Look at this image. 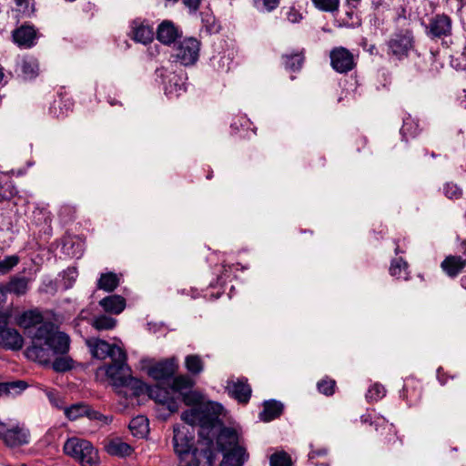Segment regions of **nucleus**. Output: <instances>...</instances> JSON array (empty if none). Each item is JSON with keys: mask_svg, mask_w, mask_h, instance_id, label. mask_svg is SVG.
<instances>
[{"mask_svg": "<svg viewBox=\"0 0 466 466\" xmlns=\"http://www.w3.org/2000/svg\"><path fill=\"white\" fill-rule=\"evenodd\" d=\"M15 322L25 330L32 340L25 351L28 360L46 365L55 354H64L69 350V336L58 331L54 324L44 322L39 310L25 311L16 317Z\"/></svg>", "mask_w": 466, "mask_h": 466, "instance_id": "f257e3e1", "label": "nucleus"}, {"mask_svg": "<svg viewBox=\"0 0 466 466\" xmlns=\"http://www.w3.org/2000/svg\"><path fill=\"white\" fill-rule=\"evenodd\" d=\"M184 403L192 406L190 410L181 414V420L190 426H198L199 436H208L216 430L218 417L223 411V407L218 402L204 401V396L197 391L188 390L182 395Z\"/></svg>", "mask_w": 466, "mask_h": 466, "instance_id": "f03ea898", "label": "nucleus"}, {"mask_svg": "<svg viewBox=\"0 0 466 466\" xmlns=\"http://www.w3.org/2000/svg\"><path fill=\"white\" fill-rule=\"evenodd\" d=\"M99 370H105L113 386L116 388L129 387L134 390L135 395H138L143 390L142 381L132 377L130 374V368L127 364L126 353H124V356L116 358L111 363L103 366Z\"/></svg>", "mask_w": 466, "mask_h": 466, "instance_id": "7ed1b4c3", "label": "nucleus"}, {"mask_svg": "<svg viewBox=\"0 0 466 466\" xmlns=\"http://www.w3.org/2000/svg\"><path fill=\"white\" fill-rule=\"evenodd\" d=\"M64 451L82 466H98L99 464L97 451L86 440L70 438L64 444Z\"/></svg>", "mask_w": 466, "mask_h": 466, "instance_id": "20e7f679", "label": "nucleus"}, {"mask_svg": "<svg viewBox=\"0 0 466 466\" xmlns=\"http://www.w3.org/2000/svg\"><path fill=\"white\" fill-rule=\"evenodd\" d=\"M215 429L210 435L200 436L207 440L208 445L212 444L214 439H216L218 449L221 452L241 445V433L238 429L223 426L219 419Z\"/></svg>", "mask_w": 466, "mask_h": 466, "instance_id": "39448f33", "label": "nucleus"}, {"mask_svg": "<svg viewBox=\"0 0 466 466\" xmlns=\"http://www.w3.org/2000/svg\"><path fill=\"white\" fill-rule=\"evenodd\" d=\"M28 431L14 420L0 421V441L8 447H18L28 443Z\"/></svg>", "mask_w": 466, "mask_h": 466, "instance_id": "423d86ee", "label": "nucleus"}, {"mask_svg": "<svg viewBox=\"0 0 466 466\" xmlns=\"http://www.w3.org/2000/svg\"><path fill=\"white\" fill-rule=\"evenodd\" d=\"M173 432V448L179 460L184 461L186 458L191 457L195 450L193 449L194 435L184 425L174 426Z\"/></svg>", "mask_w": 466, "mask_h": 466, "instance_id": "0eeeda50", "label": "nucleus"}, {"mask_svg": "<svg viewBox=\"0 0 466 466\" xmlns=\"http://www.w3.org/2000/svg\"><path fill=\"white\" fill-rule=\"evenodd\" d=\"M86 344L88 347L93 358L97 360H106L110 358L111 360L119 356H124L126 351L116 344H109L104 339L98 338H89L86 340Z\"/></svg>", "mask_w": 466, "mask_h": 466, "instance_id": "6e6552de", "label": "nucleus"}, {"mask_svg": "<svg viewBox=\"0 0 466 466\" xmlns=\"http://www.w3.org/2000/svg\"><path fill=\"white\" fill-rule=\"evenodd\" d=\"M452 20L445 14H438L429 19L425 33L431 39L442 38L451 34Z\"/></svg>", "mask_w": 466, "mask_h": 466, "instance_id": "1a4fd4ad", "label": "nucleus"}, {"mask_svg": "<svg viewBox=\"0 0 466 466\" xmlns=\"http://www.w3.org/2000/svg\"><path fill=\"white\" fill-rule=\"evenodd\" d=\"M329 58L331 67L340 74L351 71L356 66L353 54L343 46L331 49Z\"/></svg>", "mask_w": 466, "mask_h": 466, "instance_id": "9d476101", "label": "nucleus"}, {"mask_svg": "<svg viewBox=\"0 0 466 466\" xmlns=\"http://www.w3.org/2000/svg\"><path fill=\"white\" fill-rule=\"evenodd\" d=\"M200 42L195 37H187L179 43L176 56L184 66L194 65L199 56Z\"/></svg>", "mask_w": 466, "mask_h": 466, "instance_id": "9b49d317", "label": "nucleus"}, {"mask_svg": "<svg viewBox=\"0 0 466 466\" xmlns=\"http://www.w3.org/2000/svg\"><path fill=\"white\" fill-rule=\"evenodd\" d=\"M389 54L402 59L406 57L412 48L413 36L410 31L394 35L387 43Z\"/></svg>", "mask_w": 466, "mask_h": 466, "instance_id": "f8f14e48", "label": "nucleus"}, {"mask_svg": "<svg viewBox=\"0 0 466 466\" xmlns=\"http://www.w3.org/2000/svg\"><path fill=\"white\" fill-rule=\"evenodd\" d=\"M15 44L19 47L31 48L36 45L38 38L37 29L31 24H24L12 32Z\"/></svg>", "mask_w": 466, "mask_h": 466, "instance_id": "ddd939ff", "label": "nucleus"}, {"mask_svg": "<svg viewBox=\"0 0 466 466\" xmlns=\"http://www.w3.org/2000/svg\"><path fill=\"white\" fill-rule=\"evenodd\" d=\"M148 396L167 407L170 412H176L178 410L179 404L177 399L173 396L170 390L165 389L159 385L151 386L147 389Z\"/></svg>", "mask_w": 466, "mask_h": 466, "instance_id": "4468645a", "label": "nucleus"}, {"mask_svg": "<svg viewBox=\"0 0 466 466\" xmlns=\"http://www.w3.org/2000/svg\"><path fill=\"white\" fill-rule=\"evenodd\" d=\"M181 35V29L171 20H163L156 31L157 39L166 46L174 44Z\"/></svg>", "mask_w": 466, "mask_h": 466, "instance_id": "2eb2a0df", "label": "nucleus"}, {"mask_svg": "<svg viewBox=\"0 0 466 466\" xmlns=\"http://www.w3.org/2000/svg\"><path fill=\"white\" fill-rule=\"evenodd\" d=\"M129 35L137 43L147 45L153 41L155 32L147 22L136 19L131 22Z\"/></svg>", "mask_w": 466, "mask_h": 466, "instance_id": "dca6fc26", "label": "nucleus"}, {"mask_svg": "<svg viewBox=\"0 0 466 466\" xmlns=\"http://www.w3.org/2000/svg\"><path fill=\"white\" fill-rule=\"evenodd\" d=\"M227 390L238 402L247 403L251 396V388L246 378L228 380Z\"/></svg>", "mask_w": 466, "mask_h": 466, "instance_id": "f3484780", "label": "nucleus"}, {"mask_svg": "<svg viewBox=\"0 0 466 466\" xmlns=\"http://www.w3.org/2000/svg\"><path fill=\"white\" fill-rule=\"evenodd\" d=\"M178 365L175 359H168L157 362L152 366L148 374L157 380H164L171 378L177 370Z\"/></svg>", "mask_w": 466, "mask_h": 466, "instance_id": "a211bd4d", "label": "nucleus"}, {"mask_svg": "<svg viewBox=\"0 0 466 466\" xmlns=\"http://www.w3.org/2000/svg\"><path fill=\"white\" fill-rule=\"evenodd\" d=\"M24 338L14 328L0 329V346L5 350H19L23 348Z\"/></svg>", "mask_w": 466, "mask_h": 466, "instance_id": "6ab92c4d", "label": "nucleus"}, {"mask_svg": "<svg viewBox=\"0 0 466 466\" xmlns=\"http://www.w3.org/2000/svg\"><path fill=\"white\" fill-rule=\"evenodd\" d=\"M214 453L211 449L206 448L199 450L196 448L191 454L190 460L186 458L180 461L179 466H213Z\"/></svg>", "mask_w": 466, "mask_h": 466, "instance_id": "aec40b11", "label": "nucleus"}, {"mask_svg": "<svg viewBox=\"0 0 466 466\" xmlns=\"http://www.w3.org/2000/svg\"><path fill=\"white\" fill-rule=\"evenodd\" d=\"M248 457L246 448L241 444L223 452L220 466H242Z\"/></svg>", "mask_w": 466, "mask_h": 466, "instance_id": "412c9836", "label": "nucleus"}, {"mask_svg": "<svg viewBox=\"0 0 466 466\" xmlns=\"http://www.w3.org/2000/svg\"><path fill=\"white\" fill-rule=\"evenodd\" d=\"M360 421L364 424H374L376 431H379V428H381L383 431L387 432V436L385 439L389 442H396L399 440V438L396 435L394 425L389 423L382 417H378L373 420L370 414H364L360 417Z\"/></svg>", "mask_w": 466, "mask_h": 466, "instance_id": "4be33fe9", "label": "nucleus"}, {"mask_svg": "<svg viewBox=\"0 0 466 466\" xmlns=\"http://www.w3.org/2000/svg\"><path fill=\"white\" fill-rule=\"evenodd\" d=\"M17 71L25 79H34L39 75V62L34 56H25L17 64Z\"/></svg>", "mask_w": 466, "mask_h": 466, "instance_id": "5701e85b", "label": "nucleus"}, {"mask_svg": "<svg viewBox=\"0 0 466 466\" xmlns=\"http://www.w3.org/2000/svg\"><path fill=\"white\" fill-rule=\"evenodd\" d=\"M187 91L186 83L182 76L171 74L168 83L165 85V93L170 98L178 97Z\"/></svg>", "mask_w": 466, "mask_h": 466, "instance_id": "b1692460", "label": "nucleus"}, {"mask_svg": "<svg viewBox=\"0 0 466 466\" xmlns=\"http://www.w3.org/2000/svg\"><path fill=\"white\" fill-rule=\"evenodd\" d=\"M99 305L106 312L119 314L126 307V300L119 295H111L101 299Z\"/></svg>", "mask_w": 466, "mask_h": 466, "instance_id": "393cba45", "label": "nucleus"}, {"mask_svg": "<svg viewBox=\"0 0 466 466\" xmlns=\"http://www.w3.org/2000/svg\"><path fill=\"white\" fill-rule=\"evenodd\" d=\"M283 411L281 402L271 400L264 402L263 410L259 413V418L263 421H270L278 418Z\"/></svg>", "mask_w": 466, "mask_h": 466, "instance_id": "a878e982", "label": "nucleus"}, {"mask_svg": "<svg viewBox=\"0 0 466 466\" xmlns=\"http://www.w3.org/2000/svg\"><path fill=\"white\" fill-rule=\"evenodd\" d=\"M195 381L187 375H178L175 377L171 384V391L182 395L188 390H191Z\"/></svg>", "mask_w": 466, "mask_h": 466, "instance_id": "bb28decb", "label": "nucleus"}, {"mask_svg": "<svg viewBox=\"0 0 466 466\" xmlns=\"http://www.w3.org/2000/svg\"><path fill=\"white\" fill-rule=\"evenodd\" d=\"M129 429L134 436L142 438L148 432V420L144 416L133 418L129 422Z\"/></svg>", "mask_w": 466, "mask_h": 466, "instance_id": "cd10ccee", "label": "nucleus"}, {"mask_svg": "<svg viewBox=\"0 0 466 466\" xmlns=\"http://www.w3.org/2000/svg\"><path fill=\"white\" fill-rule=\"evenodd\" d=\"M68 350L64 354H55L51 359H53L56 356L61 355L59 357L55 358V360L52 362V368L56 372H65L69 370H71L74 366V360L71 357L67 356L66 353ZM52 360H50L51 361Z\"/></svg>", "mask_w": 466, "mask_h": 466, "instance_id": "c85d7f7f", "label": "nucleus"}, {"mask_svg": "<svg viewBox=\"0 0 466 466\" xmlns=\"http://www.w3.org/2000/svg\"><path fill=\"white\" fill-rule=\"evenodd\" d=\"M119 284V279L116 274L109 272L101 274L98 281L97 288L107 292L113 291Z\"/></svg>", "mask_w": 466, "mask_h": 466, "instance_id": "c756f323", "label": "nucleus"}, {"mask_svg": "<svg viewBox=\"0 0 466 466\" xmlns=\"http://www.w3.org/2000/svg\"><path fill=\"white\" fill-rule=\"evenodd\" d=\"M420 132L419 124L410 116L403 119L400 128V135L403 139L408 140L410 137H415Z\"/></svg>", "mask_w": 466, "mask_h": 466, "instance_id": "7c9ffc66", "label": "nucleus"}, {"mask_svg": "<svg viewBox=\"0 0 466 466\" xmlns=\"http://www.w3.org/2000/svg\"><path fill=\"white\" fill-rule=\"evenodd\" d=\"M16 193L7 173L0 172V197L4 199L12 198Z\"/></svg>", "mask_w": 466, "mask_h": 466, "instance_id": "2f4dec72", "label": "nucleus"}, {"mask_svg": "<svg viewBox=\"0 0 466 466\" xmlns=\"http://www.w3.org/2000/svg\"><path fill=\"white\" fill-rule=\"evenodd\" d=\"M87 412L88 405L82 402L75 403L64 410L65 415L71 420L86 416Z\"/></svg>", "mask_w": 466, "mask_h": 466, "instance_id": "473e14b6", "label": "nucleus"}, {"mask_svg": "<svg viewBox=\"0 0 466 466\" xmlns=\"http://www.w3.org/2000/svg\"><path fill=\"white\" fill-rule=\"evenodd\" d=\"M232 58L229 55L218 54L211 58V65L218 72H228L230 69Z\"/></svg>", "mask_w": 466, "mask_h": 466, "instance_id": "72a5a7b5", "label": "nucleus"}, {"mask_svg": "<svg viewBox=\"0 0 466 466\" xmlns=\"http://www.w3.org/2000/svg\"><path fill=\"white\" fill-rule=\"evenodd\" d=\"M106 451L111 455L116 456H128L133 451L131 446L126 442L122 441H111L107 447Z\"/></svg>", "mask_w": 466, "mask_h": 466, "instance_id": "f704fd0d", "label": "nucleus"}, {"mask_svg": "<svg viewBox=\"0 0 466 466\" xmlns=\"http://www.w3.org/2000/svg\"><path fill=\"white\" fill-rule=\"evenodd\" d=\"M408 264L401 258L393 259L390 268V273L391 276L397 279H408Z\"/></svg>", "mask_w": 466, "mask_h": 466, "instance_id": "c9c22d12", "label": "nucleus"}, {"mask_svg": "<svg viewBox=\"0 0 466 466\" xmlns=\"http://www.w3.org/2000/svg\"><path fill=\"white\" fill-rule=\"evenodd\" d=\"M185 365L189 373L198 375L204 370V363L198 355H188L186 357Z\"/></svg>", "mask_w": 466, "mask_h": 466, "instance_id": "e433bc0d", "label": "nucleus"}, {"mask_svg": "<svg viewBox=\"0 0 466 466\" xmlns=\"http://www.w3.org/2000/svg\"><path fill=\"white\" fill-rule=\"evenodd\" d=\"M287 69L297 71L302 66L304 56L302 52H297L290 55H284L282 56Z\"/></svg>", "mask_w": 466, "mask_h": 466, "instance_id": "4c0bfd02", "label": "nucleus"}, {"mask_svg": "<svg viewBox=\"0 0 466 466\" xmlns=\"http://www.w3.org/2000/svg\"><path fill=\"white\" fill-rule=\"evenodd\" d=\"M27 384L24 380H15L8 382H2L1 388L3 391V395H16L21 393L24 390H25Z\"/></svg>", "mask_w": 466, "mask_h": 466, "instance_id": "58836bf2", "label": "nucleus"}, {"mask_svg": "<svg viewBox=\"0 0 466 466\" xmlns=\"http://www.w3.org/2000/svg\"><path fill=\"white\" fill-rule=\"evenodd\" d=\"M116 325V319L106 315L97 316L92 321V326L97 330L113 329Z\"/></svg>", "mask_w": 466, "mask_h": 466, "instance_id": "ea45409f", "label": "nucleus"}, {"mask_svg": "<svg viewBox=\"0 0 466 466\" xmlns=\"http://www.w3.org/2000/svg\"><path fill=\"white\" fill-rule=\"evenodd\" d=\"M7 289L17 296L24 295L28 289V281L25 278H14L8 283Z\"/></svg>", "mask_w": 466, "mask_h": 466, "instance_id": "a19ab883", "label": "nucleus"}, {"mask_svg": "<svg viewBox=\"0 0 466 466\" xmlns=\"http://www.w3.org/2000/svg\"><path fill=\"white\" fill-rule=\"evenodd\" d=\"M17 5L16 11L22 14L23 17H30L35 14L34 0H15Z\"/></svg>", "mask_w": 466, "mask_h": 466, "instance_id": "79ce46f5", "label": "nucleus"}, {"mask_svg": "<svg viewBox=\"0 0 466 466\" xmlns=\"http://www.w3.org/2000/svg\"><path fill=\"white\" fill-rule=\"evenodd\" d=\"M385 394V388L381 384L375 383L368 390L366 399L370 402H374L381 400Z\"/></svg>", "mask_w": 466, "mask_h": 466, "instance_id": "37998d69", "label": "nucleus"}, {"mask_svg": "<svg viewBox=\"0 0 466 466\" xmlns=\"http://www.w3.org/2000/svg\"><path fill=\"white\" fill-rule=\"evenodd\" d=\"M314 6L323 12L333 13L338 11L339 0H312Z\"/></svg>", "mask_w": 466, "mask_h": 466, "instance_id": "c03bdc74", "label": "nucleus"}, {"mask_svg": "<svg viewBox=\"0 0 466 466\" xmlns=\"http://www.w3.org/2000/svg\"><path fill=\"white\" fill-rule=\"evenodd\" d=\"M336 381L334 380L325 378L317 384L319 391L326 396H331L335 391Z\"/></svg>", "mask_w": 466, "mask_h": 466, "instance_id": "a18cd8bd", "label": "nucleus"}, {"mask_svg": "<svg viewBox=\"0 0 466 466\" xmlns=\"http://www.w3.org/2000/svg\"><path fill=\"white\" fill-rule=\"evenodd\" d=\"M270 466H291V460L285 451L276 452L270 456Z\"/></svg>", "mask_w": 466, "mask_h": 466, "instance_id": "49530a36", "label": "nucleus"}, {"mask_svg": "<svg viewBox=\"0 0 466 466\" xmlns=\"http://www.w3.org/2000/svg\"><path fill=\"white\" fill-rule=\"evenodd\" d=\"M19 262V257L16 255L7 256L0 260V275L8 273Z\"/></svg>", "mask_w": 466, "mask_h": 466, "instance_id": "de8ad7c7", "label": "nucleus"}, {"mask_svg": "<svg viewBox=\"0 0 466 466\" xmlns=\"http://www.w3.org/2000/svg\"><path fill=\"white\" fill-rule=\"evenodd\" d=\"M255 7L261 12H271L276 9L280 0H253Z\"/></svg>", "mask_w": 466, "mask_h": 466, "instance_id": "09e8293b", "label": "nucleus"}, {"mask_svg": "<svg viewBox=\"0 0 466 466\" xmlns=\"http://www.w3.org/2000/svg\"><path fill=\"white\" fill-rule=\"evenodd\" d=\"M444 195L451 199H458L462 195V190L458 185L453 183H447L443 187Z\"/></svg>", "mask_w": 466, "mask_h": 466, "instance_id": "8fccbe9b", "label": "nucleus"}, {"mask_svg": "<svg viewBox=\"0 0 466 466\" xmlns=\"http://www.w3.org/2000/svg\"><path fill=\"white\" fill-rule=\"evenodd\" d=\"M354 9L355 8L350 7L346 12V17L342 20L346 26L356 27L360 25V19Z\"/></svg>", "mask_w": 466, "mask_h": 466, "instance_id": "3c124183", "label": "nucleus"}, {"mask_svg": "<svg viewBox=\"0 0 466 466\" xmlns=\"http://www.w3.org/2000/svg\"><path fill=\"white\" fill-rule=\"evenodd\" d=\"M86 416L89 420H99L103 424H109L113 420L112 416L103 415L99 411L92 410L89 406H88V412L86 413Z\"/></svg>", "mask_w": 466, "mask_h": 466, "instance_id": "603ef678", "label": "nucleus"}, {"mask_svg": "<svg viewBox=\"0 0 466 466\" xmlns=\"http://www.w3.org/2000/svg\"><path fill=\"white\" fill-rule=\"evenodd\" d=\"M86 416L89 420H99L103 424H109L113 420L112 416L103 415L99 411L92 410L89 406H88V412L86 413Z\"/></svg>", "mask_w": 466, "mask_h": 466, "instance_id": "864d4df0", "label": "nucleus"}, {"mask_svg": "<svg viewBox=\"0 0 466 466\" xmlns=\"http://www.w3.org/2000/svg\"><path fill=\"white\" fill-rule=\"evenodd\" d=\"M250 126L249 120L246 116H238L234 122L231 123L230 127L233 132L240 131L242 129H248Z\"/></svg>", "mask_w": 466, "mask_h": 466, "instance_id": "5fc2aeb1", "label": "nucleus"}, {"mask_svg": "<svg viewBox=\"0 0 466 466\" xmlns=\"http://www.w3.org/2000/svg\"><path fill=\"white\" fill-rule=\"evenodd\" d=\"M286 17L290 23H299L302 20V15L295 7L289 8Z\"/></svg>", "mask_w": 466, "mask_h": 466, "instance_id": "6e6d98bb", "label": "nucleus"}, {"mask_svg": "<svg viewBox=\"0 0 466 466\" xmlns=\"http://www.w3.org/2000/svg\"><path fill=\"white\" fill-rule=\"evenodd\" d=\"M182 2L190 14H195L198 10L202 0H182Z\"/></svg>", "mask_w": 466, "mask_h": 466, "instance_id": "4d7b16f0", "label": "nucleus"}, {"mask_svg": "<svg viewBox=\"0 0 466 466\" xmlns=\"http://www.w3.org/2000/svg\"><path fill=\"white\" fill-rule=\"evenodd\" d=\"M61 104H62V99L56 100V101L54 102V104H53V105L51 106V107H50V111H51V113H52L54 116H57V117H59V116H61L66 115V112H67V109H66V111H64V110L62 109V107H61Z\"/></svg>", "mask_w": 466, "mask_h": 466, "instance_id": "13d9d810", "label": "nucleus"}, {"mask_svg": "<svg viewBox=\"0 0 466 466\" xmlns=\"http://www.w3.org/2000/svg\"><path fill=\"white\" fill-rule=\"evenodd\" d=\"M11 318V311L6 309L5 311H0V329H6V325Z\"/></svg>", "mask_w": 466, "mask_h": 466, "instance_id": "bf43d9fd", "label": "nucleus"}, {"mask_svg": "<svg viewBox=\"0 0 466 466\" xmlns=\"http://www.w3.org/2000/svg\"><path fill=\"white\" fill-rule=\"evenodd\" d=\"M452 5L454 4L457 11H461L466 6V0H447Z\"/></svg>", "mask_w": 466, "mask_h": 466, "instance_id": "052dcab7", "label": "nucleus"}, {"mask_svg": "<svg viewBox=\"0 0 466 466\" xmlns=\"http://www.w3.org/2000/svg\"><path fill=\"white\" fill-rule=\"evenodd\" d=\"M458 103L461 108L466 109V90H463L462 94L459 96Z\"/></svg>", "mask_w": 466, "mask_h": 466, "instance_id": "680f3d73", "label": "nucleus"}, {"mask_svg": "<svg viewBox=\"0 0 466 466\" xmlns=\"http://www.w3.org/2000/svg\"><path fill=\"white\" fill-rule=\"evenodd\" d=\"M327 454V450L326 449H320L319 451H312L309 452V456L310 459H313L314 457L316 456H322V455H326Z\"/></svg>", "mask_w": 466, "mask_h": 466, "instance_id": "e2e57ef3", "label": "nucleus"}, {"mask_svg": "<svg viewBox=\"0 0 466 466\" xmlns=\"http://www.w3.org/2000/svg\"><path fill=\"white\" fill-rule=\"evenodd\" d=\"M348 5H350V7L357 8L358 5L361 0H346Z\"/></svg>", "mask_w": 466, "mask_h": 466, "instance_id": "0e129e2a", "label": "nucleus"}, {"mask_svg": "<svg viewBox=\"0 0 466 466\" xmlns=\"http://www.w3.org/2000/svg\"><path fill=\"white\" fill-rule=\"evenodd\" d=\"M372 7L377 10L382 5V0H372Z\"/></svg>", "mask_w": 466, "mask_h": 466, "instance_id": "69168bd1", "label": "nucleus"}, {"mask_svg": "<svg viewBox=\"0 0 466 466\" xmlns=\"http://www.w3.org/2000/svg\"><path fill=\"white\" fill-rule=\"evenodd\" d=\"M461 285L463 289H466V275L462 276L461 279Z\"/></svg>", "mask_w": 466, "mask_h": 466, "instance_id": "338daca9", "label": "nucleus"}, {"mask_svg": "<svg viewBox=\"0 0 466 466\" xmlns=\"http://www.w3.org/2000/svg\"><path fill=\"white\" fill-rule=\"evenodd\" d=\"M108 103L111 105V106H115V105H117V104H120L118 101L115 100V99H112V98H108Z\"/></svg>", "mask_w": 466, "mask_h": 466, "instance_id": "774afa93", "label": "nucleus"}]
</instances>
